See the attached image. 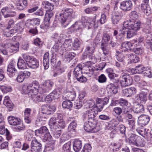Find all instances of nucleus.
Wrapping results in <instances>:
<instances>
[{
    "instance_id": "6ab92c4d",
    "label": "nucleus",
    "mask_w": 152,
    "mask_h": 152,
    "mask_svg": "<svg viewBox=\"0 0 152 152\" xmlns=\"http://www.w3.org/2000/svg\"><path fill=\"white\" fill-rule=\"evenodd\" d=\"M27 4L26 0H19L17 4V8L19 10H22L26 7Z\"/></svg>"
},
{
    "instance_id": "13d9d810",
    "label": "nucleus",
    "mask_w": 152,
    "mask_h": 152,
    "mask_svg": "<svg viewBox=\"0 0 152 152\" xmlns=\"http://www.w3.org/2000/svg\"><path fill=\"white\" fill-rule=\"evenodd\" d=\"M31 146L37 147L39 146V147H42V145L37 140L35 139L32 140Z\"/></svg>"
},
{
    "instance_id": "39448f33",
    "label": "nucleus",
    "mask_w": 152,
    "mask_h": 152,
    "mask_svg": "<svg viewBox=\"0 0 152 152\" xmlns=\"http://www.w3.org/2000/svg\"><path fill=\"white\" fill-rule=\"evenodd\" d=\"M24 60L26 62H29L28 64L29 67L32 69L37 68L39 66V61L34 58L29 56H24L23 57Z\"/></svg>"
},
{
    "instance_id": "c756f323",
    "label": "nucleus",
    "mask_w": 152,
    "mask_h": 152,
    "mask_svg": "<svg viewBox=\"0 0 152 152\" xmlns=\"http://www.w3.org/2000/svg\"><path fill=\"white\" fill-rule=\"evenodd\" d=\"M27 62L22 59L19 58L17 63L18 67L19 69H24L27 68V65L28 64Z\"/></svg>"
},
{
    "instance_id": "8fccbe9b",
    "label": "nucleus",
    "mask_w": 152,
    "mask_h": 152,
    "mask_svg": "<svg viewBox=\"0 0 152 152\" xmlns=\"http://www.w3.org/2000/svg\"><path fill=\"white\" fill-rule=\"evenodd\" d=\"M145 91H142L139 94V98L140 100L145 102L147 100V92L148 90H145Z\"/></svg>"
},
{
    "instance_id": "6e6552de",
    "label": "nucleus",
    "mask_w": 152,
    "mask_h": 152,
    "mask_svg": "<svg viewBox=\"0 0 152 152\" xmlns=\"http://www.w3.org/2000/svg\"><path fill=\"white\" fill-rule=\"evenodd\" d=\"M97 16V15H96L92 20V24L96 27H98L99 24L102 25L104 23L107 21L106 15L105 13H102L101 15L100 18L96 21V19Z\"/></svg>"
},
{
    "instance_id": "c85d7f7f",
    "label": "nucleus",
    "mask_w": 152,
    "mask_h": 152,
    "mask_svg": "<svg viewBox=\"0 0 152 152\" xmlns=\"http://www.w3.org/2000/svg\"><path fill=\"white\" fill-rule=\"evenodd\" d=\"M83 69L82 65H78L75 68L73 72L76 79L82 75V70Z\"/></svg>"
},
{
    "instance_id": "c03bdc74",
    "label": "nucleus",
    "mask_w": 152,
    "mask_h": 152,
    "mask_svg": "<svg viewBox=\"0 0 152 152\" xmlns=\"http://www.w3.org/2000/svg\"><path fill=\"white\" fill-rule=\"evenodd\" d=\"M128 57L132 62L136 63L140 61V58L136 55L133 54H129Z\"/></svg>"
},
{
    "instance_id": "5fc2aeb1",
    "label": "nucleus",
    "mask_w": 152,
    "mask_h": 152,
    "mask_svg": "<svg viewBox=\"0 0 152 152\" xmlns=\"http://www.w3.org/2000/svg\"><path fill=\"white\" fill-rule=\"evenodd\" d=\"M0 88L4 93H7L12 91V88L9 86L2 85L0 86Z\"/></svg>"
},
{
    "instance_id": "09e8293b",
    "label": "nucleus",
    "mask_w": 152,
    "mask_h": 152,
    "mask_svg": "<svg viewBox=\"0 0 152 152\" xmlns=\"http://www.w3.org/2000/svg\"><path fill=\"white\" fill-rule=\"evenodd\" d=\"M66 98L69 99V100L73 101L76 97V94L75 92H66Z\"/></svg>"
},
{
    "instance_id": "6e6d98bb",
    "label": "nucleus",
    "mask_w": 152,
    "mask_h": 152,
    "mask_svg": "<svg viewBox=\"0 0 152 152\" xmlns=\"http://www.w3.org/2000/svg\"><path fill=\"white\" fill-rule=\"evenodd\" d=\"M143 74L145 76L149 77H152L151 70V69L148 67H145L143 72Z\"/></svg>"
},
{
    "instance_id": "b1692460",
    "label": "nucleus",
    "mask_w": 152,
    "mask_h": 152,
    "mask_svg": "<svg viewBox=\"0 0 152 152\" xmlns=\"http://www.w3.org/2000/svg\"><path fill=\"white\" fill-rule=\"evenodd\" d=\"M145 67L142 65H139L136 66L135 68L131 69V71L132 74L135 73L140 74L142 73Z\"/></svg>"
},
{
    "instance_id": "f257e3e1",
    "label": "nucleus",
    "mask_w": 152,
    "mask_h": 152,
    "mask_svg": "<svg viewBox=\"0 0 152 152\" xmlns=\"http://www.w3.org/2000/svg\"><path fill=\"white\" fill-rule=\"evenodd\" d=\"M123 26L120 29L123 35L127 32V37L130 38L137 34V31L140 28V22L138 20H129L124 22L123 24Z\"/></svg>"
},
{
    "instance_id": "a19ab883",
    "label": "nucleus",
    "mask_w": 152,
    "mask_h": 152,
    "mask_svg": "<svg viewBox=\"0 0 152 152\" xmlns=\"http://www.w3.org/2000/svg\"><path fill=\"white\" fill-rule=\"evenodd\" d=\"M10 29L6 28L4 31L3 34L7 37H11L15 34L12 29L11 30Z\"/></svg>"
},
{
    "instance_id": "0eeeda50",
    "label": "nucleus",
    "mask_w": 152,
    "mask_h": 152,
    "mask_svg": "<svg viewBox=\"0 0 152 152\" xmlns=\"http://www.w3.org/2000/svg\"><path fill=\"white\" fill-rule=\"evenodd\" d=\"M96 105L97 112H100L104 105H106L109 102V99L107 97L103 98H98L96 100Z\"/></svg>"
},
{
    "instance_id": "aec40b11",
    "label": "nucleus",
    "mask_w": 152,
    "mask_h": 152,
    "mask_svg": "<svg viewBox=\"0 0 152 152\" xmlns=\"http://www.w3.org/2000/svg\"><path fill=\"white\" fill-rule=\"evenodd\" d=\"M140 6L142 10L146 15L148 16L151 14V9L148 4L142 3Z\"/></svg>"
},
{
    "instance_id": "37998d69",
    "label": "nucleus",
    "mask_w": 152,
    "mask_h": 152,
    "mask_svg": "<svg viewBox=\"0 0 152 152\" xmlns=\"http://www.w3.org/2000/svg\"><path fill=\"white\" fill-rule=\"evenodd\" d=\"M110 36L109 34L107 33L104 34L102 36V46L104 45V43H107L110 40Z\"/></svg>"
},
{
    "instance_id": "4c0bfd02",
    "label": "nucleus",
    "mask_w": 152,
    "mask_h": 152,
    "mask_svg": "<svg viewBox=\"0 0 152 152\" xmlns=\"http://www.w3.org/2000/svg\"><path fill=\"white\" fill-rule=\"evenodd\" d=\"M37 93L33 94H29V97H31L34 101L37 103L40 102L42 99V98L39 96L37 95Z\"/></svg>"
},
{
    "instance_id": "e433bc0d",
    "label": "nucleus",
    "mask_w": 152,
    "mask_h": 152,
    "mask_svg": "<svg viewBox=\"0 0 152 152\" xmlns=\"http://www.w3.org/2000/svg\"><path fill=\"white\" fill-rule=\"evenodd\" d=\"M33 131L30 129L27 130L25 132V139L28 141H32L33 138Z\"/></svg>"
},
{
    "instance_id": "7c9ffc66",
    "label": "nucleus",
    "mask_w": 152,
    "mask_h": 152,
    "mask_svg": "<svg viewBox=\"0 0 152 152\" xmlns=\"http://www.w3.org/2000/svg\"><path fill=\"white\" fill-rule=\"evenodd\" d=\"M57 120L59 126L62 128H64L66 124L64 121L63 119L62 115L61 114H58L57 117Z\"/></svg>"
},
{
    "instance_id": "864d4df0",
    "label": "nucleus",
    "mask_w": 152,
    "mask_h": 152,
    "mask_svg": "<svg viewBox=\"0 0 152 152\" xmlns=\"http://www.w3.org/2000/svg\"><path fill=\"white\" fill-rule=\"evenodd\" d=\"M71 142H68L64 144L63 147L62 152H70Z\"/></svg>"
},
{
    "instance_id": "dca6fc26",
    "label": "nucleus",
    "mask_w": 152,
    "mask_h": 152,
    "mask_svg": "<svg viewBox=\"0 0 152 152\" xmlns=\"http://www.w3.org/2000/svg\"><path fill=\"white\" fill-rule=\"evenodd\" d=\"M136 92V89L134 87H131L124 89L122 91L124 95L129 97L135 94Z\"/></svg>"
},
{
    "instance_id": "3c124183",
    "label": "nucleus",
    "mask_w": 152,
    "mask_h": 152,
    "mask_svg": "<svg viewBox=\"0 0 152 152\" xmlns=\"http://www.w3.org/2000/svg\"><path fill=\"white\" fill-rule=\"evenodd\" d=\"M77 125V122L75 120L72 121L68 126V131L69 132L75 131Z\"/></svg>"
},
{
    "instance_id": "cd10ccee",
    "label": "nucleus",
    "mask_w": 152,
    "mask_h": 152,
    "mask_svg": "<svg viewBox=\"0 0 152 152\" xmlns=\"http://www.w3.org/2000/svg\"><path fill=\"white\" fill-rule=\"evenodd\" d=\"M132 46V43L129 42H125L122 43L121 46V49H122V51L125 52L130 49V48Z\"/></svg>"
},
{
    "instance_id": "9b49d317",
    "label": "nucleus",
    "mask_w": 152,
    "mask_h": 152,
    "mask_svg": "<svg viewBox=\"0 0 152 152\" xmlns=\"http://www.w3.org/2000/svg\"><path fill=\"white\" fill-rule=\"evenodd\" d=\"M53 16V13L51 12L46 13L44 19V25H42L40 26L41 28L45 29L49 27L50 23V19Z\"/></svg>"
},
{
    "instance_id": "603ef678",
    "label": "nucleus",
    "mask_w": 152,
    "mask_h": 152,
    "mask_svg": "<svg viewBox=\"0 0 152 152\" xmlns=\"http://www.w3.org/2000/svg\"><path fill=\"white\" fill-rule=\"evenodd\" d=\"M60 47V44L58 43H56L52 48L51 52L52 54H56V53H57Z\"/></svg>"
},
{
    "instance_id": "4d7b16f0",
    "label": "nucleus",
    "mask_w": 152,
    "mask_h": 152,
    "mask_svg": "<svg viewBox=\"0 0 152 152\" xmlns=\"http://www.w3.org/2000/svg\"><path fill=\"white\" fill-rule=\"evenodd\" d=\"M57 122V118L55 117H52L50 118L49 123V124L50 126L51 129L53 128L54 126L56 125V122Z\"/></svg>"
},
{
    "instance_id": "1a4fd4ad",
    "label": "nucleus",
    "mask_w": 152,
    "mask_h": 152,
    "mask_svg": "<svg viewBox=\"0 0 152 152\" xmlns=\"http://www.w3.org/2000/svg\"><path fill=\"white\" fill-rule=\"evenodd\" d=\"M132 7V3L130 0L122 1L120 3V9L125 12L130 10Z\"/></svg>"
},
{
    "instance_id": "58836bf2",
    "label": "nucleus",
    "mask_w": 152,
    "mask_h": 152,
    "mask_svg": "<svg viewBox=\"0 0 152 152\" xmlns=\"http://www.w3.org/2000/svg\"><path fill=\"white\" fill-rule=\"evenodd\" d=\"M108 72V76L110 80L114 82V81H115L116 79H116L115 77H117L118 76V75L113 73V70L110 69L107 70Z\"/></svg>"
},
{
    "instance_id": "ea45409f",
    "label": "nucleus",
    "mask_w": 152,
    "mask_h": 152,
    "mask_svg": "<svg viewBox=\"0 0 152 152\" xmlns=\"http://www.w3.org/2000/svg\"><path fill=\"white\" fill-rule=\"evenodd\" d=\"M43 140L44 142L47 141L48 142H51L50 143L54 144L55 141L52 140V136H51L48 132L44 136Z\"/></svg>"
},
{
    "instance_id": "9d476101",
    "label": "nucleus",
    "mask_w": 152,
    "mask_h": 152,
    "mask_svg": "<svg viewBox=\"0 0 152 152\" xmlns=\"http://www.w3.org/2000/svg\"><path fill=\"white\" fill-rule=\"evenodd\" d=\"M150 120V117L148 115H142L138 117V123L139 125L142 127L147 124L149 122Z\"/></svg>"
},
{
    "instance_id": "f8f14e48",
    "label": "nucleus",
    "mask_w": 152,
    "mask_h": 152,
    "mask_svg": "<svg viewBox=\"0 0 152 152\" xmlns=\"http://www.w3.org/2000/svg\"><path fill=\"white\" fill-rule=\"evenodd\" d=\"M7 71V74L10 77L17 75V70L15 68L14 64L12 63H10L8 65Z\"/></svg>"
},
{
    "instance_id": "49530a36",
    "label": "nucleus",
    "mask_w": 152,
    "mask_h": 152,
    "mask_svg": "<svg viewBox=\"0 0 152 152\" xmlns=\"http://www.w3.org/2000/svg\"><path fill=\"white\" fill-rule=\"evenodd\" d=\"M23 28L22 26V25H20V23H17L15 25L12 30L15 33H20L22 31Z\"/></svg>"
},
{
    "instance_id": "f3484780",
    "label": "nucleus",
    "mask_w": 152,
    "mask_h": 152,
    "mask_svg": "<svg viewBox=\"0 0 152 152\" xmlns=\"http://www.w3.org/2000/svg\"><path fill=\"white\" fill-rule=\"evenodd\" d=\"M48 132V130L46 126H43L36 130L35 131V134L37 136L43 137Z\"/></svg>"
},
{
    "instance_id": "69168bd1",
    "label": "nucleus",
    "mask_w": 152,
    "mask_h": 152,
    "mask_svg": "<svg viewBox=\"0 0 152 152\" xmlns=\"http://www.w3.org/2000/svg\"><path fill=\"white\" fill-rule=\"evenodd\" d=\"M98 82L100 83H103L106 82V78L103 74H102L99 77Z\"/></svg>"
},
{
    "instance_id": "680f3d73",
    "label": "nucleus",
    "mask_w": 152,
    "mask_h": 152,
    "mask_svg": "<svg viewBox=\"0 0 152 152\" xmlns=\"http://www.w3.org/2000/svg\"><path fill=\"white\" fill-rule=\"evenodd\" d=\"M24 76L21 72H20L17 75L16 80L19 83L22 82L25 79Z\"/></svg>"
},
{
    "instance_id": "a211bd4d",
    "label": "nucleus",
    "mask_w": 152,
    "mask_h": 152,
    "mask_svg": "<svg viewBox=\"0 0 152 152\" xmlns=\"http://www.w3.org/2000/svg\"><path fill=\"white\" fill-rule=\"evenodd\" d=\"M8 120L9 124L11 125H18L21 123V121L20 119L12 116H9L8 118Z\"/></svg>"
},
{
    "instance_id": "774afa93",
    "label": "nucleus",
    "mask_w": 152,
    "mask_h": 152,
    "mask_svg": "<svg viewBox=\"0 0 152 152\" xmlns=\"http://www.w3.org/2000/svg\"><path fill=\"white\" fill-rule=\"evenodd\" d=\"M120 19V17H118L116 16H113L112 18V23L113 25H115L118 24Z\"/></svg>"
},
{
    "instance_id": "393cba45",
    "label": "nucleus",
    "mask_w": 152,
    "mask_h": 152,
    "mask_svg": "<svg viewBox=\"0 0 152 152\" xmlns=\"http://www.w3.org/2000/svg\"><path fill=\"white\" fill-rule=\"evenodd\" d=\"M22 90L23 92L26 94H27L29 96V94H34V89L32 87L28 86V84H25L22 87Z\"/></svg>"
},
{
    "instance_id": "338daca9",
    "label": "nucleus",
    "mask_w": 152,
    "mask_h": 152,
    "mask_svg": "<svg viewBox=\"0 0 152 152\" xmlns=\"http://www.w3.org/2000/svg\"><path fill=\"white\" fill-rule=\"evenodd\" d=\"M130 18H132L134 19L133 20H134V19H136L138 18V14L137 12L135 11H134L132 12L130 14Z\"/></svg>"
},
{
    "instance_id": "4468645a",
    "label": "nucleus",
    "mask_w": 152,
    "mask_h": 152,
    "mask_svg": "<svg viewBox=\"0 0 152 152\" xmlns=\"http://www.w3.org/2000/svg\"><path fill=\"white\" fill-rule=\"evenodd\" d=\"M119 83V80L116 79L113 83H110L107 85V88L111 90L112 93L113 94H116L118 92Z\"/></svg>"
},
{
    "instance_id": "412c9836",
    "label": "nucleus",
    "mask_w": 152,
    "mask_h": 152,
    "mask_svg": "<svg viewBox=\"0 0 152 152\" xmlns=\"http://www.w3.org/2000/svg\"><path fill=\"white\" fill-rule=\"evenodd\" d=\"M42 7L45 8L46 11H52L54 9V5L53 3L49 2L47 1H43L42 4Z\"/></svg>"
},
{
    "instance_id": "473e14b6",
    "label": "nucleus",
    "mask_w": 152,
    "mask_h": 152,
    "mask_svg": "<svg viewBox=\"0 0 152 152\" xmlns=\"http://www.w3.org/2000/svg\"><path fill=\"white\" fill-rule=\"evenodd\" d=\"M73 106L72 102L69 100L65 101L63 102L62 104L63 107L64 109H67L71 110Z\"/></svg>"
},
{
    "instance_id": "423d86ee",
    "label": "nucleus",
    "mask_w": 152,
    "mask_h": 152,
    "mask_svg": "<svg viewBox=\"0 0 152 152\" xmlns=\"http://www.w3.org/2000/svg\"><path fill=\"white\" fill-rule=\"evenodd\" d=\"M132 82L133 79L129 75H124L121 77L120 83L122 87L130 86L132 84Z\"/></svg>"
},
{
    "instance_id": "bb28decb",
    "label": "nucleus",
    "mask_w": 152,
    "mask_h": 152,
    "mask_svg": "<svg viewBox=\"0 0 152 152\" xmlns=\"http://www.w3.org/2000/svg\"><path fill=\"white\" fill-rule=\"evenodd\" d=\"M82 147V142L78 140H75L73 144V148L74 151L76 152H79Z\"/></svg>"
},
{
    "instance_id": "2f4dec72",
    "label": "nucleus",
    "mask_w": 152,
    "mask_h": 152,
    "mask_svg": "<svg viewBox=\"0 0 152 152\" xmlns=\"http://www.w3.org/2000/svg\"><path fill=\"white\" fill-rule=\"evenodd\" d=\"M40 20L39 19L36 18L33 19L31 20L29 22H28L26 23V25L27 27H30V26L31 27V26H34V25H39V24Z\"/></svg>"
},
{
    "instance_id": "20e7f679",
    "label": "nucleus",
    "mask_w": 152,
    "mask_h": 152,
    "mask_svg": "<svg viewBox=\"0 0 152 152\" xmlns=\"http://www.w3.org/2000/svg\"><path fill=\"white\" fill-rule=\"evenodd\" d=\"M97 121L95 119H90L87 122H85L84 125L85 130L88 132L95 133L99 129L96 126Z\"/></svg>"
},
{
    "instance_id": "2eb2a0df",
    "label": "nucleus",
    "mask_w": 152,
    "mask_h": 152,
    "mask_svg": "<svg viewBox=\"0 0 152 152\" xmlns=\"http://www.w3.org/2000/svg\"><path fill=\"white\" fill-rule=\"evenodd\" d=\"M53 82L50 80L46 81L42 86L43 88V93L48 92L50 90L52 89L53 85Z\"/></svg>"
},
{
    "instance_id": "f03ea898",
    "label": "nucleus",
    "mask_w": 152,
    "mask_h": 152,
    "mask_svg": "<svg viewBox=\"0 0 152 152\" xmlns=\"http://www.w3.org/2000/svg\"><path fill=\"white\" fill-rule=\"evenodd\" d=\"M73 13V10L71 9H64L63 14H60L58 17V20L61 23L63 27H65L68 25L71 21L72 16Z\"/></svg>"
},
{
    "instance_id": "79ce46f5",
    "label": "nucleus",
    "mask_w": 152,
    "mask_h": 152,
    "mask_svg": "<svg viewBox=\"0 0 152 152\" xmlns=\"http://www.w3.org/2000/svg\"><path fill=\"white\" fill-rule=\"evenodd\" d=\"M95 108L94 107L91 110H89L88 112V120L90 119H94L95 116L97 114V111L96 113L95 112L96 110Z\"/></svg>"
},
{
    "instance_id": "f704fd0d",
    "label": "nucleus",
    "mask_w": 152,
    "mask_h": 152,
    "mask_svg": "<svg viewBox=\"0 0 152 152\" xmlns=\"http://www.w3.org/2000/svg\"><path fill=\"white\" fill-rule=\"evenodd\" d=\"M136 131L140 135L145 137L148 134V130L144 127H139L136 129Z\"/></svg>"
},
{
    "instance_id": "bf43d9fd",
    "label": "nucleus",
    "mask_w": 152,
    "mask_h": 152,
    "mask_svg": "<svg viewBox=\"0 0 152 152\" xmlns=\"http://www.w3.org/2000/svg\"><path fill=\"white\" fill-rule=\"evenodd\" d=\"M91 149V147L89 144H86L84 146L81 152H90Z\"/></svg>"
},
{
    "instance_id": "0e129e2a",
    "label": "nucleus",
    "mask_w": 152,
    "mask_h": 152,
    "mask_svg": "<svg viewBox=\"0 0 152 152\" xmlns=\"http://www.w3.org/2000/svg\"><path fill=\"white\" fill-rule=\"evenodd\" d=\"M144 51L143 48L140 47L139 48H136L133 49V52L136 54L138 55L142 54Z\"/></svg>"
},
{
    "instance_id": "052dcab7",
    "label": "nucleus",
    "mask_w": 152,
    "mask_h": 152,
    "mask_svg": "<svg viewBox=\"0 0 152 152\" xmlns=\"http://www.w3.org/2000/svg\"><path fill=\"white\" fill-rule=\"evenodd\" d=\"M82 105V102L79 100H77L75 102L74 108L75 109H79L80 108Z\"/></svg>"
},
{
    "instance_id": "de8ad7c7",
    "label": "nucleus",
    "mask_w": 152,
    "mask_h": 152,
    "mask_svg": "<svg viewBox=\"0 0 152 152\" xmlns=\"http://www.w3.org/2000/svg\"><path fill=\"white\" fill-rule=\"evenodd\" d=\"M136 137L135 134H131L129 138V142L133 145H137L138 142L137 141Z\"/></svg>"
},
{
    "instance_id": "a18cd8bd",
    "label": "nucleus",
    "mask_w": 152,
    "mask_h": 152,
    "mask_svg": "<svg viewBox=\"0 0 152 152\" xmlns=\"http://www.w3.org/2000/svg\"><path fill=\"white\" fill-rule=\"evenodd\" d=\"M86 21V20L85 19V18L84 17H82L81 18V19L80 20L76 22L73 25L71 26V27H76L77 26H78V28H77L78 29H79V28H81V25H82L83 26V23H84L85 22V21Z\"/></svg>"
},
{
    "instance_id": "4be33fe9",
    "label": "nucleus",
    "mask_w": 152,
    "mask_h": 152,
    "mask_svg": "<svg viewBox=\"0 0 152 152\" xmlns=\"http://www.w3.org/2000/svg\"><path fill=\"white\" fill-rule=\"evenodd\" d=\"M144 110L143 106L142 104L135 103L134 105L133 111L136 113H143Z\"/></svg>"
},
{
    "instance_id": "ddd939ff",
    "label": "nucleus",
    "mask_w": 152,
    "mask_h": 152,
    "mask_svg": "<svg viewBox=\"0 0 152 152\" xmlns=\"http://www.w3.org/2000/svg\"><path fill=\"white\" fill-rule=\"evenodd\" d=\"M28 86L32 87L34 89V92L35 93L39 92L40 93H43V88L42 86L40 87L37 81H34L32 83L28 84Z\"/></svg>"
},
{
    "instance_id": "7ed1b4c3",
    "label": "nucleus",
    "mask_w": 152,
    "mask_h": 152,
    "mask_svg": "<svg viewBox=\"0 0 152 152\" xmlns=\"http://www.w3.org/2000/svg\"><path fill=\"white\" fill-rule=\"evenodd\" d=\"M56 110V108L54 106L50 107L47 104L42 105L41 107L42 112L39 120L45 121L47 119L46 115H49L53 114Z\"/></svg>"
},
{
    "instance_id": "c9c22d12",
    "label": "nucleus",
    "mask_w": 152,
    "mask_h": 152,
    "mask_svg": "<svg viewBox=\"0 0 152 152\" xmlns=\"http://www.w3.org/2000/svg\"><path fill=\"white\" fill-rule=\"evenodd\" d=\"M51 96L54 99H57L59 97L61 94L60 90L58 89H56L54 90L52 92L50 93Z\"/></svg>"
},
{
    "instance_id": "5701e85b",
    "label": "nucleus",
    "mask_w": 152,
    "mask_h": 152,
    "mask_svg": "<svg viewBox=\"0 0 152 152\" xmlns=\"http://www.w3.org/2000/svg\"><path fill=\"white\" fill-rule=\"evenodd\" d=\"M72 42L71 39H65L63 44V46L66 51H70L72 46Z\"/></svg>"
},
{
    "instance_id": "a878e982",
    "label": "nucleus",
    "mask_w": 152,
    "mask_h": 152,
    "mask_svg": "<svg viewBox=\"0 0 152 152\" xmlns=\"http://www.w3.org/2000/svg\"><path fill=\"white\" fill-rule=\"evenodd\" d=\"M49 54L48 52L45 53L43 56V64L45 69H47L49 66Z\"/></svg>"
},
{
    "instance_id": "72a5a7b5",
    "label": "nucleus",
    "mask_w": 152,
    "mask_h": 152,
    "mask_svg": "<svg viewBox=\"0 0 152 152\" xmlns=\"http://www.w3.org/2000/svg\"><path fill=\"white\" fill-rule=\"evenodd\" d=\"M9 99V97L8 96H6L4 101L3 104L8 108H12L13 105Z\"/></svg>"
},
{
    "instance_id": "e2e57ef3",
    "label": "nucleus",
    "mask_w": 152,
    "mask_h": 152,
    "mask_svg": "<svg viewBox=\"0 0 152 152\" xmlns=\"http://www.w3.org/2000/svg\"><path fill=\"white\" fill-rule=\"evenodd\" d=\"M102 49L103 51V54L105 55H108L110 54V52L109 49L103 45H101Z\"/></svg>"
}]
</instances>
